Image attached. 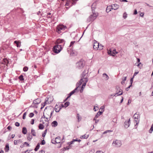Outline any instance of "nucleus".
I'll return each mask as SVG.
<instances>
[{
    "mask_svg": "<svg viewBox=\"0 0 153 153\" xmlns=\"http://www.w3.org/2000/svg\"><path fill=\"white\" fill-rule=\"evenodd\" d=\"M9 149V148L8 144H7L6 145L5 147L4 148L5 151L6 152H7Z\"/></svg>",
    "mask_w": 153,
    "mask_h": 153,
    "instance_id": "nucleus-29",
    "label": "nucleus"
},
{
    "mask_svg": "<svg viewBox=\"0 0 153 153\" xmlns=\"http://www.w3.org/2000/svg\"><path fill=\"white\" fill-rule=\"evenodd\" d=\"M67 27L66 26L62 25H59L57 26L56 31L58 33H60L61 30H64Z\"/></svg>",
    "mask_w": 153,
    "mask_h": 153,
    "instance_id": "nucleus-4",
    "label": "nucleus"
},
{
    "mask_svg": "<svg viewBox=\"0 0 153 153\" xmlns=\"http://www.w3.org/2000/svg\"><path fill=\"white\" fill-rule=\"evenodd\" d=\"M111 9H112V8L111 6H108L106 9V11L107 13H108L111 11Z\"/></svg>",
    "mask_w": 153,
    "mask_h": 153,
    "instance_id": "nucleus-21",
    "label": "nucleus"
},
{
    "mask_svg": "<svg viewBox=\"0 0 153 153\" xmlns=\"http://www.w3.org/2000/svg\"><path fill=\"white\" fill-rule=\"evenodd\" d=\"M31 132L33 136H36V132L33 129H31Z\"/></svg>",
    "mask_w": 153,
    "mask_h": 153,
    "instance_id": "nucleus-33",
    "label": "nucleus"
},
{
    "mask_svg": "<svg viewBox=\"0 0 153 153\" xmlns=\"http://www.w3.org/2000/svg\"><path fill=\"white\" fill-rule=\"evenodd\" d=\"M153 130V128L151 127L150 129V130L149 131V133H151L152 132Z\"/></svg>",
    "mask_w": 153,
    "mask_h": 153,
    "instance_id": "nucleus-51",
    "label": "nucleus"
},
{
    "mask_svg": "<svg viewBox=\"0 0 153 153\" xmlns=\"http://www.w3.org/2000/svg\"><path fill=\"white\" fill-rule=\"evenodd\" d=\"M111 6L112 8V9H114V10H116L119 7V5L116 4H113Z\"/></svg>",
    "mask_w": 153,
    "mask_h": 153,
    "instance_id": "nucleus-16",
    "label": "nucleus"
},
{
    "mask_svg": "<svg viewBox=\"0 0 153 153\" xmlns=\"http://www.w3.org/2000/svg\"><path fill=\"white\" fill-rule=\"evenodd\" d=\"M55 110L56 112H59L60 111L59 107L57 104L55 106Z\"/></svg>",
    "mask_w": 153,
    "mask_h": 153,
    "instance_id": "nucleus-23",
    "label": "nucleus"
},
{
    "mask_svg": "<svg viewBox=\"0 0 153 153\" xmlns=\"http://www.w3.org/2000/svg\"><path fill=\"white\" fill-rule=\"evenodd\" d=\"M134 77H133V78H131V79H130V81L131 82V85H132V82H133V79Z\"/></svg>",
    "mask_w": 153,
    "mask_h": 153,
    "instance_id": "nucleus-58",
    "label": "nucleus"
},
{
    "mask_svg": "<svg viewBox=\"0 0 153 153\" xmlns=\"http://www.w3.org/2000/svg\"><path fill=\"white\" fill-rule=\"evenodd\" d=\"M118 52L116 51V49H114L112 50V56H114Z\"/></svg>",
    "mask_w": 153,
    "mask_h": 153,
    "instance_id": "nucleus-25",
    "label": "nucleus"
},
{
    "mask_svg": "<svg viewBox=\"0 0 153 153\" xmlns=\"http://www.w3.org/2000/svg\"><path fill=\"white\" fill-rule=\"evenodd\" d=\"M14 43L16 44V45L17 47H19V42L16 41H15L14 42Z\"/></svg>",
    "mask_w": 153,
    "mask_h": 153,
    "instance_id": "nucleus-39",
    "label": "nucleus"
},
{
    "mask_svg": "<svg viewBox=\"0 0 153 153\" xmlns=\"http://www.w3.org/2000/svg\"><path fill=\"white\" fill-rule=\"evenodd\" d=\"M74 142V139H73V140L72 141H71L70 142V144H69V145H71L72 144H73V143Z\"/></svg>",
    "mask_w": 153,
    "mask_h": 153,
    "instance_id": "nucleus-61",
    "label": "nucleus"
},
{
    "mask_svg": "<svg viewBox=\"0 0 153 153\" xmlns=\"http://www.w3.org/2000/svg\"><path fill=\"white\" fill-rule=\"evenodd\" d=\"M137 10H135L134 11V15H136V14H137Z\"/></svg>",
    "mask_w": 153,
    "mask_h": 153,
    "instance_id": "nucleus-59",
    "label": "nucleus"
},
{
    "mask_svg": "<svg viewBox=\"0 0 153 153\" xmlns=\"http://www.w3.org/2000/svg\"><path fill=\"white\" fill-rule=\"evenodd\" d=\"M22 132V133L24 134H26L27 132V131L26 128L25 127H24L23 128Z\"/></svg>",
    "mask_w": 153,
    "mask_h": 153,
    "instance_id": "nucleus-24",
    "label": "nucleus"
},
{
    "mask_svg": "<svg viewBox=\"0 0 153 153\" xmlns=\"http://www.w3.org/2000/svg\"><path fill=\"white\" fill-rule=\"evenodd\" d=\"M19 143V141L18 140H15L14 141V144L15 145L18 144Z\"/></svg>",
    "mask_w": 153,
    "mask_h": 153,
    "instance_id": "nucleus-44",
    "label": "nucleus"
},
{
    "mask_svg": "<svg viewBox=\"0 0 153 153\" xmlns=\"http://www.w3.org/2000/svg\"><path fill=\"white\" fill-rule=\"evenodd\" d=\"M48 99L46 100V99L45 100V101L42 104V106L41 108V109H42L44 108V106L48 102Z\"/></svg>",
    "mask_w": 153,
    "mask_h": 153,
    "instance_id": "nucleus-19",
    "label": "nucleus"
},
{
    "mask_svg": "<svg viewBox=\"0 0 153 153\" xmlns=\"http://www.w3.org/2000/svg\"><path fill=\"white\" fill-rule=\"evenodd\" d=\"M58 125V123L56 121H54L52 123V126L53 127H56Z\"/></svg>",
    "mask_w": 153,
    "mask_h": 153,
    "instance_id": "nucleus-22",
    "label": "nucleus"
},
{
    "mask_svg": "<svg viewBox=\"0 0 153 153\" xmlns=\"http://www.w3.org/2000/svg\"><path fill=\"white\" fill-rule=\"evenodd\" d=\"M117 96H119L123 94V91L122 90L120 89L118 92L116 93Z\"/></svg>",
    "mask_w": 153,
    "mask_h": 153,
    "instance_id": "nucleus-28",
    "label": "nucleus"
},
{
    "mask_svg": "<svg viewBox=\"0 0 153 153\" xmlns=\"http://www.w3.org/2000/svg\"><path fill=\"white\" fill-rule=\"evenodd\" d=\"M138 73V72H135L134 74V76H133V77H134V76H136Z\"/></svg>",
    "mask_w": 153,
    "mask_h": 153,
    "instance_id": "nucleus-60",
    "label": "nucleus"
},
{
    "mask_svg": "<svg viewBox=\"0 0 153 153\" xmlns=\"http://www.w3.org/2000/svg\"><path fill=\"white\" fill-rule=\"evenodd\" d=\"M112 145L115 148H118L120 147L122 143L120 140H114L113 143Z\"/></svg>",
    "mask_w": 153,
    "mask_h": 153,
    "instance_id": "nucleus-5",
    "label": "nucleus"
},
{
    "mask_svg": "<svg viewBox=\"0 0 153 153\" xmlns=\"http://www.w3.org/2000/svg\"><path fill=\"white\" fill-rule=\"evenodd\" d=\"M34 115V114L33 113H30L29 114V116L30 117H32Z\"/></svg>",
    "mask_w": 153,
    "mask_h": 153,
    "instance_id": "nucleus-43",
    "label": "nucleus"
},
{
    "mask_svg": "<svg viewBox=\"0 0 153 153\" xmlns=\"http://www.w3.org/2000/svg\"><path fill=\"white\" fill-rule=\"evenodd\" d=\"M26 115V113L25 112L23 114L22 118L23 119H25V117Z\"/></svg>",
    "mask_w": 153,
    "mask_h": 153,
    "instance_id": "nucleus-48",
    "label": "nucleus"
},
{
    "mask_svg": "<svg viewBox=\"0 0 153 153\" xmlns=\"http://www.w3.org/2000/svg\"><path fill=\"white\" fill-rule=\"evenodd\" d=\"M99 46V43L97 41H95L93 45V48L96 50H97Z\"/></svg>",
    "mask_w": 153,
    "mask_h": 153,
    "instance_id": "nucleus-14",
    "label": "nucleus"
},
{
    "mask_svg": "<svg viewBox=\"0 0 153 153\" xmlns=\"http://www.w3.org/2000/svg\"><path fill=\"white\" fill-rule=\"evenodd\" d=\"M96 3L94 2L91 5L92 14H91L87 19V22H88L94 21L96 18L98 16L97 13H96L95 11H93L96 8Z\"/></svg>",
    "mask_w": 153,
    "mask_h": 153,
    "instance_id": "nucleus-1",
    "label": "nucleus"
},
{
    "mask_svg": "<svg viewBox=\"0 0 153 153\" xmlns=\"http://www.w3.org/2000/svg\"><path fill=\"white\" fill-rule=\"evenodd\" d=\"M85 64V62L82 60H80L76 63V67L79 69L83 68Z\"/></svg>",
    "mask_w": 153,
    "mask_h": 153,
    "instance_id": "nucleus-6",
    "label": "nucleus"
},
{
    "mask_svg": "<svg viewBox=\"0 0 153 153\" xmlns=\"http://www.w3.org/2000/svg\"><path fill=\"white\" fill-rule=\"evenodd\" d=\"M39 143H38L34 149L35 151H37L38 150V149H39Z\"/></svg>",
    "mask_w": 153,
    "mask_h": 153,
    "instance_id": "nucleus-35",
    "label": "nucleus"
},
{
    "mask_svg": "<svg viewBox=\"0 0 153 153\" xmlns=\"http://www.w3.org/2000/svg\"><path fill=\"white\" fill-rule=\"evenodd\" d=\"M88 137V135L85 134L81 136L80 138L81 139H87Z\"/></svg>",
    "mask_w": 153,
    "mask_h": 153,
    "instance_id": "nucleus-27",
    "label": "nucleus"
},
{
    "mask_svg": "<svg viewBox=\"0 0 153 153\" xmlns=\"http://www.w3.org/2000/svg\"><path fill=\"white\" fill-rule=\"evenodd\" d=\"M126 79V76H124L122 79V81L125 82Z\"/></svg>",
    "mask_w": 153,
    "mask_h": 153,
    "instance_id": "nucleus-53",
    "label": "nucleus"
},
{
    "mask_svg": "<svg viewBox=\"0 0 153 153\" xmlns=\"http://www.w3.org/2000/svg\"><path fill=\"white\" fill-rule=\"evenodd\" d=\"M88 72L85 70L83 72L81 75V78L80 80L76 84L77 86H79L82 83H85V84H86V83L88 81Z\"/></svg>",
    "mask_w": 153,
    "mask_h": 153,
    "instance_id": "nucleus-2",
    "label": "nucleus"
},
{
    "mask_svg": "<svg viewBox=\"0 0 153 153\" xmlns=\"http://www.w3.org/2000/svg\"><path fill=\"white\" fill-rule=\"evenodd\" d=\"M32 137H32V135H30V134L28 135V136L27 137V139L28 140L30 141L32 139Z\"/></svg>",
    "mask_w": 153,
    "mask_h": 153,
    "instance_id": "nucleus-31",
    "label": "nucleus"
},
{
    "mask_svg": "<svg viewBox=\"0 0 153 153\" xmlns=\"http://www.w3.org/2000/svg\"><path fill=\"white\" fill-rule=\"evenodd\" d=\"M59 109H60H60L63 107H64V105L63 104H61L59 106Z\"/></svg>",
    "mask_w": 153,
    "mask_h": 153,
    "instance_id": "nucleus-49",
    "label": "nucleus"
},
{
    "mask_svg": "<svg viewBox=\"0 0 153 153\" xmlns=\"http://www.w3.org/2000/svg\"><path fill=\"white\" fill-rule=\"evenodd\" d=\"M28 68L27 67H25L23 68V70L24 71H26L28 70Z\"/></svg>",
    "mask_w": 153,
    "mask_h": 153,
    "instance_id": "nucleus-41",
    "label": "nucleus"
},
{
    "mask_svg": "<svg viewBox=\"0 0 153 153\" xmlns=\"http://www.w3.org/2000/svg\"><path fill=\"white\" fill-rule=\"evenodd\" d=\"M76 88L73 91H72L69 94V96H68L66 99L64 101H66L68 98L71 95L73 94H74L75 92H78L79 91V86H77L76 85Z\"/></svg>",
    "mask_w": 153,
    "mask_h": 153,
    "instance_id": "nucleus-9",
    "label": "nucleus"
},
{
    "mask_svg": "<svg viewBox=\"0 0 153 153\" xmlns=\"http://www.w3.org/2000/svg\"><path fill=\"white\" fill-rule=\"evenodd\" d=\"M24 78L23 77V76L22 75L20 76V80H24Z\"/></svg>",
    "mask_w": 153,
    "mask_h": 153,
    "instance_id": "nucleus-42",
    "label": "nucleus"
},
{
    "mask_svg": "<svg viewBox=\"0 0 153 153\" xmlns=\"http://www.w3.org/2000/svg\"><path fill=\"white\" fill-rule=\"evenodd\" d=\"M55 140L56 141V143H60L61 141V137H58L56 138Z\"/></svg>",
    "mask_w": 153,
    "mask_h": 153,
    "instance_id": "nucleus-20",
    "label": "nucleus"
},
{
    "mask_svg": "<svg viewBox=\"0 0 153 153\" xmlns=\"http://www.w3.org/2000/svg\"><path fill=\"white\" fill-rule=\"evenodd\" d=\"M86 85V84H85V83H83L81 89L80 90V93H82V92L84 88L85 87V86Z\"/></svg>",
    "mask_w": 153,
    "mask_h": 153,
    "instance_id": "nucleus-26",
    "label": "nucleus"
},
{
    "mask_svg": "<svg viewBox=\"0 0 153 153\" xmlns=\"http://www.w3.org/2000/svg\"><path fill=\"white\" fill-rule=\"evenodd\" d=\"M41 102V100L39 99H37L33 102V103L32 106L33 107L37 108V105L39 104Z\"/></svg>",
    "mask_w": 153,
    "mask_h": 153,
    "instance_id": "nucleus-7",
    "label": "nucleus"
},
{
    "mask_svg": "<svg viewBox=\"0 0 153 153\" xmlns=\"http://www.w3.org/2000/svg\"><path fill=\"white\" fill-rule=\"evenodd\" d=\"M112 131L111 130H107L105 131H104L103 133V134H105L108 133H109L110 132Z\"/></svg>",
    "mask_w": 153,
    "mask_h": 153,
    "instance_id": "nucleus-40",
    "label": "nucleus"
},
{
    "mask_svg": "<svg viewBox=\"0 0 153 153\" xmlns=\"http://www.w3.org/2000/svg\"><path fill=\"white\" fill-rule=\"evenodd\" d=\"M141 62H140L137 65V66L138 67H139L140 68H141V67H142V65H141V66H140V64H141Z\"/></svg>",
    "mask_w": 153,
    "mask_h": 153,
    "instance_id": "nucleus-56",
    "label": "nucleus"
},
{
    "mask_svg": "<svg viewBox=\"0 0 153 153\" xmlns=\"http://www.w3.org/2000/svg\"><path fill=\"white\" fill-rule=\"evenodd\" d=\"M53 111H51L50 110H48V113L49 114H50V115H49V118H50L51 117V116L52 115V114L53 113Z\"/></svg>",
    "mask_w": 153,
    "mask_h": 153,
    "instance_id": "nucleus-30",
    "label": "nucleus"
},
{
    "mask_svg": "<svg viewBox=\"0 0 153 153\" xmlns=\"http://www.w3.org/2000/svg\"><path fill=\"white\" fill-rule=\"evenodd\" d=\"M130 124V119L128 121H126L124 123V126L126 128H128Z\"/></svg>",
    "mask_w": 153,
    "mask_h": 153,
    "instance_id": "nucleus-13",
    "label": "nucleus"
},
{
    "mask_svg": "<svg viewBox=\"0 0 153 153\" xmlns=\"http://www.w3.org/2000/svg\"><path fill=\"white\" fill-rule=\"evenodd\" d=\"M108 54L109 55H110L111 56H112V50L111 49H110L109 51L108 52Z\"/></svg>",
    "mask_w": 153,
    "mask_h": 153,
    "instance_id": "nucleus-38",
    "label": "nucleus"
},
{
    "mask_svg": "<svg viewBox=\"0 0 153 153\" xmlns=\"http://www.w3.org/2000/svg\"><path fill=\"white\" fill-rule=\"evenodd\" d=\"M78 0H67L65 5L66 6H72L73 4H75L76 1Z\"/></svg>",
    "mask_w": 153,
    "mask_h": 153,
    "instance_id": "nucleus-8",
    "label": "nucleus"
},
{
    "mask_svg": "<svg viewBox=\"0 0 153 153\" xmlns=\"http://www.w3.org/2000/svg\"><path fill=\"white\" fill-rule=\"evenodd\" d=\"M70 102H66L64 105V106L65 108L69 105Z\"/></svg>",
    "mask_w": 153,
    "mask_h": 153,
    "instance_id": "nucleus-34",
    "label": "nucleus"
},
{
    "mask_svg": "<svg viewBox=\"0 0 153 153\" xmlns=\"http://www.w3.org/2000/svg\"><path fill=\"white\" fill-rule=\"evenodd\" d=\"M75 42V41H72L71 42L70 44L69 45V47H71L72 46V45L74 44Z\"/></svg>",
    "mask_w": 153,
    "mask_h": 153,
    "instance_id": "nucleus-47",
    "label": "nucleus"
},
{
    "mask_svg": "<svg viewBox=\"0 0 153 153\" xmlns=\"http://www.w3.org/2000/svg\"><path fill=\"white\" fill-rule=\"evenodd\" d=\"M96 153H103V152L101 151H98L96 152Z\"/></svg>",
    "mask_w": 153,
    "mask_h": 153,
    "instance_id": "nucleus-64",
    "label": "nucleus"
},
{
    "mask_svg": "<svg viewBox=\"0 0 153 153\" xmlns=\"http://www.w3.org/2000/svg\"><path fill=\"white\" fill-rule=\"evenodd\" d=\"M7 128V129H8L9 130H10L11 128H12L11 126H8Z\"/></svg>",
    "mask_w": 153,
    "mask_h": 153,
    "instance_id": "nucleus-62",
    "label": "nucleus"
},
{
    "mask_svg": "<svg viewBox=\"0 0 153 153\" xmlns=\"http://www.w3.org/2000/svg\"><path fill=\"white\" fill-rule=\"evenodd\" d=\"M127 17V14L125 12L123 14V17L124 19H126Z\"/></svg>",
    "mask_w": 153,
    "mask_h": 153,
    "instance_id": "nucleus-37",
    "label": "nucleus"
},
{
    "mask_svg": "<svg viewBox=\"0 0 153 153\" xmlns=\"http://www.w3.org/2000/svg\"><path fill=\"white\" fill-rule=\"evenodd\" d=\"M2 64L5 65L7 66H8V65L9 64L8 60L6 59H4L2 61Z\"/></svg>",
    "mask_w": 153,
    "mask_h": 153,
    "instance_id": "nucleus-15",
    "label": "nucleus"
},
{
    "mask_svg": "<svg viewBox=\"0 0 153 153\" xmlns=\"http://www.w3.org/2000/svg\"><path fill=\"white\" fill-rule=\"evenodd\" d=\"M102 76L104 79L105 80H108L109 79V76L106 73H104L102 74Z\"/></svg>",
    "mask_w": 153,
    "mask_h": 153,
    "instance_id": "nucleus-18",
    "label": "nucleus"
},
{
    "mask_svg": "<svg viewBox=\"0 0 153 153\" xmlns=\"http://www.w3.org/2000/svg\"><path fill=\"white\" fill-rule=\"evenodd\" d=\"M51 143H53V144H55L56 143V140H52L51 141Z\"/></svg>",
    "mask_w": 153,
    "mask_h": 153,
    "instance_id": "nucleus-50",
    "label": "nucleus"
},
{
    "mask_svg": "<svg viewBox=\"0 0 153 153\" xmlns=\"http://www.w3.org/2000/svg\"><path fill=\"white\" fill-rule=\"evenodd\" d=\"M62 48L61 45L56 44L53 48V51L54 53H58L60 52Z\"/></svg>",
    "mask_w": 153,
    "mask_h": 153,
    "instance_id": "nucleus-3",
    "label": "nucleus"
},
{
    "mask_svg": "<svg viewBox=\"0 0 153 153\" xmlns=\"http://www.w3.org/2000/svg\"><path fill=\"white\" fill-rule=\"evenodd\" d=\"M134 118L136 121V124H137L139 123V120H138V118H139V115L137 114L136 113L133 116Z\"/></svg>",
    "mask_w": 153,
    "mask_h": 153,
    "instance_id": "nucleus-11",
    "label": "nucleus"
},
{
    "mask_svg": "<svg viewBox=\"0 0 153 153\" xmlns=\"http://www.w3.org/2000/svg\"><path fill=\"white\" fill-rule=\"evenodd\" d=\"M15 125L16 126H19V123L18 122H16L15 123Z\"/></svg>",
    "mask_w": 153,
    "mask_h": 153,
    "instance_id": "nucleus-57",
    "label": "nucleus"
},
{
    "mask_svg": "<svg viewBox=\"0 0 153 153\" xmlns=\"http://www.w3.org/2000/svg\"><path fill=\"white\" fill-rule=\"evenodd\" d=\"M45 141L44 140H42L41 142V144L43 145H44L45 144Z\"/></svg>",
    "mask_w": 153,
    "mask_h": 153,
    "instance_id": "nucleus-54",
    "label": "nucleus"
},
{
    "mask_svg": "<svg viewBox=\"0 0 153 153\" xmlns=\"http://www.w3.org/2000/svg\"><path fill=\"white\" fill-rule=\"evenodd\" d=\"M39 153H45V152L44 151L42 150L41 151H40Z\"/></svg>",
    "mask_w": 153,
    "mask_h": 153,
    "instance_id": "nucleus-63",
    "label": "nucleus"
},
{
    "mask_svg": "<svg viewBox=\"0 0 153 153\" xmlns=\"http://www.w3.org/2000/svg\"><path fill=\"white\" fill-rule=\"evenodd\" d=\"M103 46L102 45H99V46L98 48H99V50H101L103 49Z\"/></svg>",
    "mask_w": 153,
    "mask_h": 153,
    "instance_id": "nucleus-46",
    "label": "nucleus"
},
{
    "mask_svg": "<svg viewBox=\"0 0 153 153\" xmlns=\"http://www.w3.org/2000/svg\"><path fill=\"white\" fill-rule=\"evenodd\" d=\"M34 120L33 119H32L31 120L30 123L32 125H33L34 124Z\"/></svg>",
    "mask_w": 153,
    "mask_h": 153,
    "instance_id": "nucleus-52",
    "label": "nucleus"
},
{
    "mask_svg": "<svg viewBox=\"0 0 153 153\" xmlns=\"http://www.w3.org/2000/svg\"><path fill=\"white\" fill-rule=\"evenodd\" d=\"M76 117L77 119L78 122H79L82 119V117L79 114H77Z\"/></svg>",
    "mask_w": 153,
    "mask_h": 153,
    "instance_id": "nucleus-17",
    "label": "nucleus"
},
{
    "mask_svg": "<svg viewBox=\"0 0 153 153\" xmlns=\"http://www.w3.org/2000/svg\"><path fill=\"white\" fill-rule=\"evenodd\" d=\"M65 42L64 40L62 39H58L56 41L57 45H61V46L63 47L65 44Z\"/></svg>",
    "mask_w": 153,
    "mask_h": 153,
    "instance_id": "nucleus-10",
    "label": "nucleus"
},
{
    "mask_svg": "<svg viewBox=\"0 0 153 153\" xmlns=\"http://www.w3.org/2000/svg\"><path fill=\"white\" fill-rule=\"evenodd\" d=\"M104 108H105L104 106H101V108H100V109H102V112L104 111Z\"/></svg>",
    "mask_w": 153,
    "mask_h": 153,
    "instance_id": "nucleus-45",
    "label": "nucleus"
},
{
    "mask_svg": "<svg viewBox=\"0 0 153 153\" xmlns=\"http://www.w3.org/2000/svg\"><path fill=\"white\" fill-rule=\"evenodd\" d=\"M102 113V112L101 111H99L97 114L95 116V117H98L100 116Z\"/></svg>",
    "mask_w": 153,
    "mask_h": 153,
    "instance_id": "nucleus-32",
    "label": "nucleus"
},
{
    "mask_svg": "<svg viewBox=\"0 0 153 153\" xmlns=\"http://www.w3.org/2000/svg\"><path fill=\"white\" fill-rule=\"evenodd\" d=\"M39 128L40 129H42L44 128L43 125L42 124H40L39 126Z\"/></svg>",
    "mask_w": 153,
    "mask_h": 153,
    "instance_id": "nucleus-36",
    "label": "nucleus"
},
{
    "mask_svg": "<svg viewBox=\"0 0 153 153\" xmlns=\"http://www.w3.org/2000/svg\"><path fill=\"white\" fill-rule=\"evenodd\" d=\"M74 142L75 141H78L79 142H80L81 141V140H78L77 139H74Z\"/></svg>",
    "mask_w": 153,
    "mask_h": 153,
    "instance_id": "nucleus-55",
    "label": "nucleus"
},
{
    "mask_svg": "<svg viewBox=\"0 0 153 153\" xmlns=\"http://www.w3.org/2000/svg\"><path fill=\"white\" fill-rule=\"evenodd\" d=\"M43 118L46 119V120H45V121L47 123H46V124H48V117L47 116H46V115H44V114L43 116L41 117L40 121L41 122H42V123L44 124L45 123V122L44 121H43V120L42 119Z\"/></svg>",
    "mask_w": 153,
    "mask_h": 153,
    "instance_id": "nucleus-12",
    "label": "nucleus"
}]
</instances>
